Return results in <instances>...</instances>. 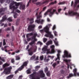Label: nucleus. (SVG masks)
I'll list each match as a JSON object with an SVG mask.
<instances>
[{
  "instance_id": "43",
  "label": "nucleus",
  "mask_w": 79,
  "mask_h": 79,
  "mask_svg": "<svg viewBox=\"0 0 79 79\" xmlns=\"http://www.w3.org/2000/svg\"><path fill=\"white\" fill-rule=\"evenodd\" d=\"M56 63H54L52 64V66H53V68H55V66H56Z\"/></svg>"
},
{
  "instance_id": "33",
  "label": "nucleus",
  "mask_w": 79,
  "mask_h": 79,
  "mask_svg": "<svg viewBox=\"0 0 79 79\" xmlns=\"http://www.w3.org/2000/svg\"><path fill=\"white\" fill-rule=\"evenodd\" d=\"M45 56V59L44 60V61L46 62H48V61L50 60V59H46V56Z\"/></svg>"
},
{
  "instance_id": "11",
  "label": "nucleus",
  "mask_w": 79,
  "mask_h": 79,
  "mask_svg": "<svg viewBox=\"0 0 79 79\" xmlns=\"http://www.w3.org/2000/svg\"><path fill=\"white\" fill-rule=\"evenodd\" d=\"M27 63H28V62H25L23 64V65L19 68V71H21V70H22L24 68V66H27Z\"/></svg>"
},
{
  "instance_id": "32",
  "label": "nucleus",
  "mask_w": 79,
  "mask_h": 79,
  "mask_svg": "<svg viewBox=\"0 0 79 79\" xmlns=\"http://www.w3.org/2000/svg\"><path fill=\"white\" fill-rule=\"evenodd\" d=\"M43 40L44 43H45L46 42H47V39L46 38H44L43 39Z\"/></svg>"
},
{
  "instance_id": "6",
  "label": "nucleus",
  "mask_w": 79,
  "mask_h": 79,
  "mask_svg": "<svg viewBox=\"0 0 79 79\" xmlns=\"http://www.w3.org/2000/svg\"><path fill=\"white\" fill-rule=\"evenodd\" d=\"M73 72L74 73L73 75L72 73H71L69 74V76L68 77V78H69V77H72L74 76H79V73L77 72V69H73Z\"/></svg>"
},
{
  "instance_id": "48",
  "label": "nucleus",
  "mask_w": 79,
  "mask_h": 79,
  "mask_svg": "<svg viewBox=\"0 0 79 79\" xmlns=\"http://www.w3.org/2000/svg\"><path fill=\"white\" fill-rule=\"evenodd\" d=\"M54 56H48V58H54Z\"/></svg>"
},
{
  "instance_id": "27",
  "label": "nucleus",
  "mask_w": 79,
  "mask_h": 79,
  "mask_svg": "<svg viewBox=\"0 0 79 79\" xmlns=\"http://www.w3.org/2000/svg\"><path fill=\"white\" fill-rule=\"evenodd\" d=\"M29 55H32L33 54V53L32 52V51L31 49L29 50Z\"/></svg>"
},
{
  "instance_id": "13",
  "label": "nucleus",
  "mask_w": 79,
  "mask_h": 79,
  "mask_svg": "<svg viewBox=\"0 0 79 79\" xmlns=\"http://www.w3.org/2000/svg\"><path fill=\"white\" fill-rule=\"evenodd\" d=\"M63 61H64L66 62V63L67 64V65H68L67 68H68H68H69V66H69V64H68L69 63V62H70V61H71V60L64 59L63 60Z\"/></svg>"
},
{
  "instance_id": "63",
  "label": "nucleus",
  "mask_w": 79,
  "mask_h": 79,
  "mask_svg": "<svg viewBox=\"0 0 79 79\" xmlns=\"http://www.w3.org/2000/svg\"><path fill=\"white\" fill-rule=\"evenodd\" d=\"M19 50H17L15 52V53H19Z\"/></svg>"
},
{
  "instance_id": "56",
  "label": "nucleus",
  "mask_w": 79,
  "mask_h": 79,
  "mask_svg": "<svg viewBox=\"0 0 79 79\" xmlns=\"http://www.w3.org/2000/svg\"><path fill=\"white\" fill-rule=\"evenodd\" d=\"M11 30V28H8L6 29V31H10V30Z\"/></svg>"
},
{
  "instance_id": "5",
  "label": "nucleus",
  "mask_w": 79,
  "mask_h": 79,
  "mask_svg": "<svg viewBox=\"0 0 79 79\" xmlns=\"http://www.w3.org/2000/svg\"><path fill=\"white\" fill-rule=\"evenodd\" d=\"M48 48V46H44V47L42 49L43 52H42V53H45V52H47V54L48 53H51L52 52H50V49H48L47 48Z\"/></svg>"
},
{
  "instance_id": "57",
  "label": "nucleus",
  "mask_w": 79,
  "mask_h": 79,
  "mask_svg": "<svg viewBox=\"0 0 79 79\" xmlns=\"http://www.w3.org/2000/svg\"><path fill=\"white\" fill-rule=\"evenodd\" d=\"M11 62L13 63L15 62V60L14 59H13L11 60Z\"/></svg>"
},
{
  "instance_id": "64",
  "label": "nucleus",
  "mask_w": 79,
  "mask_h": 79,
  "mask_svg": "<svg viewBox=\"0 0 79 79\" xmlns=\"http://www.w3.org/2000/svg\"><path fill=\"white\" fill-rule=\"evenodd\" d=\"M41 17H42V16H39L37 17V19H39V18H41Z\"/></svg>"
},
{
  "instance_id": "44",
  "label": "nucleus",
  "mask_w": 79,
  "mask_h": 79,
  "mask_svg": "<svg viewBox=\"0 0 79 79\" xmlns=\"http://www.w3.org/2000/svg\"><path fill=\"white\" fill-rule=\"evenodd\" d=\"M33 35L32 33H30L29 34H27V37H28V35Z\"/></svg>"
},
{
  "instance_id": "37",
  "label": "nucleus",
  "mask_w": 79,
  "mask_h": 79,
  "mask_svg": "<svg viewBox=\"0 0 79 79\" xmlns=\"http://www.w3.org/2000/svg\"><path fill=\"white\" fill-rule=\"evenodd\" d=\"M57 2H56V1H54V2H51L50 4L51 5H53V4H55Z\"/></svg>"
},
{
  "instance_id": "7",
  "label": "nucleus",
  "mask_w": 79,
  "mask_h": 79,
  "mask_svg": "<svg viewBox=\"0 0 79 79\" xmlns=\"http://www.w3.org/2000/svg\"><path fill=\"white\" fill-rule=\"evenodd\" d=\"M64 55L62 56L63 58L66 57V58H71V54L69 53V52L66 50H64Z\"/></svg>"
},
{
  "instance_id": "47",
  "label": "nucleus",
  "mask_w": 79,
  "mask_h": 79,
  "mask_svg": "<svg viewBox=\"0 0 79 79\" xmlns=\"http://www.w3.org/2000/svg\"><path fill=\"white\" fill-rule=\"evenodd\" d=\"M70 66H74V67L75 66V65H74V64H72V63L70 62Z\"/></svg>"
},
{
  "instance_id": "31",
  "label": "nucleus",
  "mask_w": 79,
  "mask_h": 79,
  "mask_svg": "<svg viewBox=\"0 0 79 79\" xmlns=\"http://www.w3.org/2000/svg\"><path fill=\"white\" fill-rule=\"evenodd\" d=\"M35 70H38L39 68H40V66H36L35 67Z\"/></svg>"
},
{
  "instance_id": "22",
  "label": "nucleus",
  "mask_w": 79,
  "mask_h": 79,
  "mask_svg": "<svg viewBox=\"0 0 79 79\" xmlns=\"http://www.w3.org/2000/svg\"><path fill=\"white\" fill-rule=\"evenodd\" d=\"M13 75H10L8 77H6V79H12V77H13Z\"/></svg>"
},
{
  "instance_id": "21",
  "label": "nucleus",
  "mask_w": 79,
  "mask_h": 79,
  "mask_svg": "<svg viewBox=\"0 0 79 79\" xmlns=\"http://www.w3.org/2000/svg\"><path fill=\"white\" fill-rule=\"evenodd\" d=\"M57 39L55 38V40H54V43L56 46H58V42L57 41Z\"/></svg>"
},
{
  "instance_id": "35",
  "label": "nucleus",
  "mask_w": 79,
  "mask_h": 79,
  "mask_svg": "<svg viewBox=\"0 0 79 79\" xmlns=\"http://www.w3.org/2000/svg\"><path fill=\"white\" fill-rule=\"evenodd\" d=\"M64 4V2H60L58 3V5H63Z\"/></svg>"
},
{
  "instance_id": "51",
  "label": "nucleus",
  "mask_w": 79,
  "mask_h": 79,
  "mask_svg": "<svg viewBox=\"0 0 79 79\" xmlns=\"http://www.w3.org/2000/svg\"><path fill=\"white\" fill-rule=\"evenodd\" d=\"M42 26H41V25H40V26H39L38 29H42Z\"/></svg>"
},
{
  "instance_id": "58",
  "label": "nucleus",
  "mask_w": 79,
  "mask_h": 79,
  "mask_svg": "<svg viewBox=\"0 0 79 79\" xmlns=\"http://www.w3.org/2000/svg\"><path fill=\"white\" fill-rule=\"evenodd\" d=\"M38 10H39V9H37V10L35 11L36 12L35 15H37V11H38Z\"/></svg>"
},
{
  "instance_id": "42",
  "label": "nucleus",
  "mask_w": 79,
  "mask_h": 79,
  "mask_svg": "<svg viewBox=\"0 0 79 79\" xmlns=\"http://www.w3.org/2000/svg\"><path fill=\"white\" fill-rule=\"evenodd\" d=\"M75 5H76L77 3H78L79 2V0H75Z\"/></svg>"
},
{
  "instance_id": "40",
  "label": "nucleus",
  "mask_w": 79,
  "mask_h": 79,
  "mask_svg": "<svg viewBox=\"0 0 79 79\" xmlns=\"http://www.w3.org/2000/svg\"><path fill=\"white\" fill-rule=\"evenodd\" d=\"M31 0H29V2H28L27 4V6H28L29 5V3H31Z\"/></svg>"
},
{
  "instance_id": "10",
  "label": "nucleus",
  "mask_w": 79,
  "mask_h": 79,
  "mask_svg": "<svg viewBox=\"0 0 79 79\" xmlns=\"http://www.w3.org/2000/svg\"><path fill=\"white\" fill-rule=\"evenodd\" d=\"M39 74H40V76L43 78V79H46L47 78L46 77H45V74L43 73V71L42 70L39 71Z\"/></svg>"
},
{
  "instance_id": "4",
  "label": "nucleus",
  "mask_w": 79,
  "mask_h": 79,
  "mask_svg": "<svg viewBox=\"0 0 79 79\" xmlns=\"http://www.w3.org/2000/svg\"><path fill=\"white\" fill-rule=\"evenodd\" d=\"M56 10L53 9V11L52 12V9H49L44 14V15L45 16H46L48 14V13H49V16H52L54 14V13H55V12H56Z\"/></svg>"
},
{
  "instance_id": "54",
  "label": "nucleus",
  "mask_w": 79,
  "mask_h": 79,
  "mask_svg": "<svg viewBox=\"0 0 79 79\" xmlns=\"http://www.w3.org/2000/svg\"><path fill=\"white\" fill-rule=\"evenodd\" d=\"M48 70V69L47 68V67H46L45 68L44 71L45 72H46V71H47Z\"/></svg>"
},
{
  "instance_id": "8",
  "label": "nucleus",
  "mask_w": 79,
  "mask_h": 79,
  "mask_svg": "<svg viewBox=\"0 0 79 79\" xmlns=\"http://www.w3.org/2000/svg\"><path fill=\"white\" fill-rule=\"evenodd\" d=\"M11 69H12L11 67L6 68L4 70L5 74H9L10 73V71H11Z\"/></svg>"
},
{
  "instance_id": "18",
  "label": "nucleus",
  "mask_w": 79,
  "mask_h": 79,
  "mask_svg": "<svg viewBox=\"0 0 79 79\" xmlns=\"http://www.w3.org/2000/svg\"><path fill=\"white\" fill-rule=\"evenodd\" d=\"M1 60L2 61H3V62H5V59H4V58H1V57H0V60ZM3 64V62H2L0 61V65H1V64Z\"/></svg>"
},
{
  "instance_id": "1",
  "label": "nucleus",
  "mask_w": 79,
  "mask_h": 79,
  "mask_svg": "<svg viewBox=\"0 0 79 79\" xmlns=\"http://www.w3.org/2000/svg\"><path fill=\"white\" fill-rule=\"evenodd\" d=\"M11 3L10 5L9 8L10 10H12L11 13H14L15 15H14V18H16L18 16L16 12L20 13V11L19 10H16L18 8V6L20 5V3H17L16 2L13 1H11Z\"/></svg>"
},
{
  "instance_id": "20",
  "label": "nucleus",
  "mask_w": 79,
  "mask_h": 79,
  "mask_svg": "<svg viewBox=\"0 0 79 79\" xmlns=\"http://www.w3.org/2000/svg\"><path fill=\"white\" fill-rule=\"evenodd\" d=\"M6 18H7V17L6 16H4L3 18H2V19L0 21V22L2 23V22H3L5 20H6Z\"/></svg>"
},
{
  "instance_id": "55",
  "label": "nucleus",
  "mask_w": 79,
  "mask_h": 79,
  "mask_svg": "<svg viewBox=\"0 0 79 79\" xmlns=\"http://www.w3.org/2000/svg\"><path fill=\"white\" fill-rule=\"evenodd\" d=\"M35 50L34 51V52H36V50H37V47L35 46Z\"/></svg>"
},
{
  "instance_id": "19",
  "label": "nucleus",
  "mask_w": 79,
  "mask_h": 79,
  "mask_svg": "<svg viewBox=\"0 0 79 79\" xmlns=\"http://www.w3.org/2000/svg\"><path fill=\"white\" fill-rule=\"evenodd\" d=\"M46 45H49L50 44H52V41L50 40L48 41L47 43H46Z\"/></svg>"
},
{
  "instance_id": "46",
  "label": "nucleus",
  "mask_w": 79,
  "mask_h": 79,
  "mask_svg": "<svg viewBox=\"0 0 79 79\" xmlns=\"http://www.w3.org/2000/svg\"><path fill=\"white\" fill-rule=\"evenodd\" d=\"M70 66H74V67L75 66V65H74V64H72V63L70 62Z\"/></svg>"
},
{
  "instance_id": "52",
  "label": "nucleus",
  "mask_w": 79,
  "mask_h": 79,
  "mask_svg": "<svg viewBox=\"0 0 79 79\" xmlns=\"http://www.w3.org/2000/svg\"><path fill=\"white\" fill-rule=\"evenodd\" d=\"M46 74H47V76H50V72H48L46 73Z\"/></svg>"
},
{
  "instance_id": "9",
  "label": "nucleus",
  "mask_w": 79,
  "mask_h": 79,
  "mask_svg": "<svg viewBox=\"0 0 79 79\" xmlns=\"http://www.w3.org/2000/svg\"><path fill=\"white\" fill-rule=\"evenodd\" d=\"M35 75H36V73H35V72H34L33 74L29 76V77L31 79H40V77H37V78L35 79Z\"/></svg>"
},
{
  "instance_id": "41",
  "label": "nucleus",
  "mask_w": 79,
  "mask_h": 79,
  "mask_svg": "<svg viewBox=\"0 0 79 79\" xmlns=\"http://www.w3.org/2000/svg\"><path fill=\"white\" fill-rule=\"evenodd\" d=\"M40 60H43V59L44 58V56H40Z\"/></svg>"
},
{
  "instance_id": "49",
  "label": "nucleus",
  "mask_w": 79,
  "mask_h": 79,
  "mask_svg": "<svg viewBox=\"0 0 79 79\" xmlns=\"http://www.w3.org/2000/svg\"><path fill=\"white\" fill-rule=\"evenodd\" d=\"M46 26H48V27H50V26H52V25L51 24H48Z\"/></svg>"
},
{
  "instance_id": "29",
  "label": "nucleus",
  "mask_w": 79,
  "mask_h": 79,
  "mask_svg": "<svg viewBox=\"0 0 79 79\" xmlns=\"http://www.w3.org/2000/svg\"><path fill=\"white\" fill-rule=\"evenodd\" d=\"M29 20L30 21V24H32V23H34V19H31Z\"/></svg>"
},
{
  "instance_id": "60",
  "label": "nucleus",
  "mask_w": 79,
  "mask_h": 79,
  "mask_svg": "<svg viewBox=\"0 0 79 79\" xmlns=\"http://www.w3.org/2000/svg\"><path fill=\"white\" fill-rule=\"evenodd\" d=\"M61 11V9H59L58 10V13H60V11Z\"/></svg>"
},
{
  "instance_id": "24",
  "label": "nucleus",
  "mask_w": 79,
  "mask_h": 79,
  "mask_svg": "<svg viewBox=\"0 0 79 79\" xmlns=\"http://www.w3.org/2000/svg\"><path fill=\"white\" fill-rule=\"evenodd\" d=\"M53 32L55 36H57L58 35V33L57 31H56L54 30L53 31Z\"/></svg>"
},
{
  "instance_id": "3",
  "label": "nucleus",
  "mask_w": 79,
  "mask_h": 79,
  "mask_svg": "<svg viewBox=\"0 0 79 79\" xmlns=\"http://www.w3.org/2000/svg\"><path fill=\"white\" fill-rule=\"evenodd\" d=\"M37 35V33H35L33 34V36L31 38H28L27 39V41L28 42H29L31 40H32L31 43H29V45H32V44H34L35 43V42H36L37 40L35 38Z\"/></svg>"
},
{
  "instance_id": "17",
  "label": "nucleus",
  "mask_w": 79,
  "mask_h": 79,
  "mask_svg": "<svg viewBox=\"0 0 79 79\" xmlns=\"http://www.w3.org/2000/svg\"><path fill=\"white\" fill-rule=\"evenodd\" d=\"M5 10V9L2 8L0 9V14L1 15H3L4 13H3L4 11Z\"/></svg>"
},
{
  "instance_id": "26",
  "label": "nucleus",
  "mask_w": 79,
  "mask_h": 79,
  "mask_svg": "<svg viewBox=\"0 0 79 79\" xmlns=\"http://www.w3.org/2000/svg\"><path fill=\"white\" fill-rule=\"evenodd\" d=\"M35 56L34 55L32 56L31 57L30 60H35Z\"/></svg>"
},
{
  "instance_id": "45",
  "label": "nucleus",
  "mask_w": 79,
  "mask_h": 79,
  "mask_svg": "<svg viewBox=\"0 0 79 79\" xmlns=\"http://www.w3.org/2000/svg\"><path fill=\"white\" fill-rule=\"evenodd\" d=\"M4 2H5V0H0V2L1 3H3Z\"/></svg>"
},
{
  "instance_id": "16",
  "label": "nucleus",
  "mask_w": 79,
  "mask_h": 79,
  "mask_svg": "<svg viewBox=\"0 0 79 79\" xmlns=\"http://www.w3.org/2000/svg\"><path fill=\"white\" fill-rule=\"evenodd\" d=\"M50 48L52 49L51 51H50L51 53H54L55 51L54 50V48H55V46L54 45H52L50 46Z\"/></svg>"
},
{
  "instance_id": "34",
  "label": "nucleus",
  "mask_w": 79,
  "mask_h": 79,
  "mask_svg": "<svg viewBox=\"0 0 79 79\" xmlns=\"http://www.w3.org/2000/svg\"><path fill=\"white\" fill-rule=\"evenodd\" d=\"M8 20L10 22H11V21H12V17H9L8 19Z\"/></svg>"
},
{
  "instance_id": "2",
  "label": "nucleus",
  "mask_w": 79,
  "mask_h": 79,
  "mask_svg": "<svg viewBox=\"0 0 79 79\" xmlns=\"http://www.w3.org/2000/svg\"><path fill=\"white\" fill-rule=\"evenodd\" d=\"M43 29H44V32L47 33V34H46L44 35L45 37H50V38H51V39L54 37L53 35L52 34V32L49 31V27H48V26L46 25L44 27Z\"/></svg>"
},
{
  "instance_id": "12",
  "label": "nucleus",
  "mask_w": 79,
  "mask_h": 79,
  "mask_svg": "<svg viewBox=\"0 0 79 79\" xmlns=\"http://www.w3.org/2000/svg\"><path fill=\"white\" fill-rule=\"evenodd\" d=\"M45 22V20L41 19L40 20H36L35 21V22L37 23L38 24H39L40 23L41 24H42L44 23Z\"/></svg>"
},
{
  "instance_id": "50",
  "label": "nucleus",
  "mask_w": 79,
  "mask_h": 79,
  "mask_svg": "<svg viewBox=\"0 0 79 79\" xmlns=\"http://www.w3.org/2000/svg\"><path fill=\"white\" fill-rule=\"evenodd\" d=\"M6 44V43H5V40H3V45H5Z\"/></svg>"
},
{
  "instance_id": "36",
  "label": "nucleus",
  "mask_w": 79,
  "mask_h": 79,
  "mask_svg": "<svg viewBox=\"0 0 79 79\" xmlns=\"http://www.w3.org/2000/svg\"><path fill=\"white\" fill-rule=\"evenodd\" d=\"M56 28V25H54L52 27V30H55V29Z\"/></svg>"
},
{
  "instance_id": "62",
  "label": "nucleus",
  "mask_w": 79,
  "mask_h": 79,
  "mask_svg": "<svg viewBox=\"0 0 79 79\" xmlns=\"http://www.w3.org/2000/svg\"><path fill=\"white\" fill-rule=\"evenodd\" d=\"M32 2L33 3H34V2H37V0H32Z\"/></svg>"
},
{
  "instance_id": "15",
  "label": "nucleus",
  "mask_w": 79,
  "mask_h": 79,
  "mask_svg": "<svg viewBox=\"0 0 79 79\" xmlns=\"http://www.w3.org/2000/svg\"><path fill=\"white\" fill-rule=\"evenodd\" d=\"M35 27V25H30L28 27V29L29 30V31H31V30H32V28H34V27Z\"/></svg>"
},
{
  "instance_id": "61",
  "label": "nucleus",
  "mask_w": 79,
  "mask_h": 79,
  "mask_svg": "<svg viewBox=\"0 0 79 79\" xmlns=\"http://www.w3.org/2000/svg\"><path fill=\"white\" fill-rule=\"evenodd\" d=\"M47 21H48V22H50V19L48 18L47 19Z\"/></svg>"
},
{
  "instance_id": "39",
  "label": "nucleus",
  "mask_w": 79,
  "mask_h": 79,
  "mask_svg": "<svg viewBox=\"0 0 79 79\" xmlns=\"http://www.w3.org/2000/svg\"><path fill=\"white\" fill-rule=\"evenodd\" d=\"M37 44H38V45H42V42H41L40 41H39L37 42Z\"/></svg>"
},
{
  "instance_id": "30",
  "label": "nucleus",
  "mask_w": 79,
  "mask_h": 79,
  "mask_svg": "<svg viewBox=\"0 0 79 79\" xmlns=\"http://www.w3.org/2000/svg\"><path fill=\"white\" fill-rule=\"evenodd\" d=\"M20 8L21 9H23V10L24 9V8H25V5H22L20 7Z\"/></svg>"
},
{
  "instance_id": "23",
  "label": "nucleus",
  "mask_w": 79,
  "mask_h": 79,
  "mask_svg": "<svg viewBox=\"0 0 79 79\" xmlns=\"http://www.w3.org/2000/svg\"><path fill=\"white\" fill-rule=\"evenodd\" d=\"M10 64H8L7 63H6L5 64H4L3 65V68H5V67L6 66H9Z\"/></svg>"
},
{
  "instance_id": "14",
  "label": "nucleus",
  "mask_w": 79,
  "mask_h": 79,
  "mask_svg": "<svg viewBox=\"0 0 79 79\" xmlns=\"http://www.w3.org/2000/svg\"><path fill=\"white\" fill-rule=\"evenodd\" d=\"M57 52H58V54H57V58H56V59H55V61H56V60H60V53H61V51H60V50H58L57 51Z\"/></svg>"
},
{
  "instance_id": "53",
  "label": "nucleus",
  "mask_w": 79,
  "mask_h": 79,
  "mask_svg": "<svg viewBox=\"0 0 79 79\" xmlns=\"http://www.w3.org/2000/svg\"><path fill=\"white\" fill-rule=\"evenodd\" d=\"M48 2V1H46L43 2L42 4H44V3H47Z\"/></svg>"
},
{
  "instance_id": "59",
  "label": "nucleus",
  "mask_w": 79,
  "mask_h": 79,
  "mask_svg": "<svg viewBox=\"0 0 79 79\" xmlns=\"http://www.w3.org/2000/svg\"><path fill=\"white\" fill-rule=\"evenodd\" d=\"M39 60V56H37L35 59V60Z\"/></svg>"
},
{
  "instance_id": "38",
  "label": "nucleus",
  "mask_w": 79,
  "mask_h": 79,
  "mask_svg": "<svg viewBox=\"0 0 79 79\" xmlns=\"http://www.w3.org/2000/svg\"><path fill=\"white\" fill-rule=\"evenodd\" d=\"M40 32H41V33H43V32H45V31H44V30L43 29L42 30H40Z\"/></svg>"
},
{
  "instance_id": "28",
  "label": "nucleus",
  "mask_w": 79,
  "mask_h": 79,
  "mask_svg": "<svg viewBox=\"0 0 79 79\" xmlns=\"http://www.w3.org/2000/svg\"><path fill=\"white\" fill-rule=\"evenodd\" d=\"M20 60V57L19 56H17L16 57V60Z\"/></svg>"
},
{
  "instance_id": "25",
  "label": "nucleus",
  "mask_w": 79,
  "mask_h": 79,
  "mask_svg": "<svg viewBox=\"0 0 79 79\" xmlns=\"http://www.w3.org/2000/svg\"><path fill=\"white\" fill-rule=\"evenodd\" d=\"M31 69H29L27 71V74H31Z\"/></svg>"
}]
</instances>
